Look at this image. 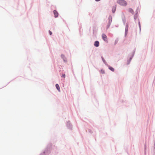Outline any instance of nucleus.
<instances>
[{"instance_id": "13", "label": "nucleus", "mask_w": 155, "mask_h": 155, "mask_svg": "<svg viewBox=\"0 0 155 155\" xmlns=\"http://www.w3.org/2000/svg\"><path fill=\"white\" fill-rule=\"evenodd\" d=\"M96 2H98L100 1V0H95Z\"/></svg>"}, {"instance_id": "6", "label": "nucleus", "mask_w": 155, "mask_h": 155, "mask_svg": "<svg viewBox=\"0 0 155 155\" xmlns=\"http://www.w3.org/2000/svg\"><path fill=\"white\" fill-rule=\"evenodd\" d=\"M128 10L129 12L131 13L132 14H133L134 13V11L132 8H130L128 9Z\"/></svg>"}, {"instance_id": "4", "label": "nucleus", "mask_w": 155, "mask_h": 155, "mask_svg": "<svg viewBox=\"0 0 155 155\" xmlns=\"http://www.w3.org/2000/svg\"><path fill=\"white\" fill-rule=\"evenodd\" d=\"M94 45L96 47H98L99 45V42L97 41H95L94 44Z\"/></svg>"}, {"instance_id": "10", "label": "nucleus", "mask_w": 155, "mask_h": 155, "mask_svg": "<svg viewBox=\"0 0 155 155\" xmlns=\"http://www.w3.org/2000/svg\"><path fill=\"white\" fill-rule=\"evenodd\" d=\"M110 22H109V24L107 25V28H108L109 27V26L110 25Z\"/></svg>"}, {"instance_id": "9", "label": "nucleus", "mask_w": 155, "mask_h": 155, "mask_svg": "<svg viewBox=\"0 0 155 155\" xmlns=\"http://www.w3.org/2000/svg\"><path fill=\"white\" fill-rule=\"evenodd\" d=\"M101 73L102 74H104V71L103 70H101Z\"/></svg>"}, {"instance_id": "3", "label": "nucleus", "mask_w": 155, "mask_h": 155, "mask_svg": "<svg viewBox=\"0 0 155 155\" xmlns=\"http://www.w3.org/2000/svg\"><path fill=\"white\" fill-rule=\"evenodd\" d=\"M53 13L54 15V17L55 18H57L58 16V12L55 10H54L53 11Z\"/></svg>"}, {"instance_id": "5", "label": "nucleus", "mask_w": 155, "mask_h": 155, "mask_svg": "<svg viewBox=\"0 0 155 155\" xmlns=\"http://www.w3.org/2000/svg\"><path fill=\"white\" fill-rule=\"evenodd\" d=\"M55 87H56V88L58 90V91L59 92H60V87H59V86L58 85V84H56L55 85Z\"/></svg>"}, {"instance_id": "2", "label": "nucleus", "mask_w": 155, "mask_h": 155, "mask_svg": "<svg viewBox=\"0 0 155 155\" xmlns=\"http://www.w3.org/2000/svg\"><path fill=\"white\" fill-rule=\"evenodd\" d=\"M102 37L104 41H105L107 42V36L104 34H102Z\"/></svg>"}, {"instance_id": "12", "label": "nucleus", "mask_w": 155, "mask_h": 155, "mask_svg": "<svg viewBox=\"0 0 155 155\" xmlns=\"http://www.w3.org/2000/svg\"><path fill=\"white\" fill-rule=\"evenodd\" d=\"M50 35H51L52 34V32L50 31H49Z\"/></svg>"}, {"instance_id": "7", "label": "nucleus", "mask_w": 155, "mask_h": 155, "mask_svg": "<svg viewBox=\"0 0 155 155\" xmlns=\"http://www.w3.org/2000/svg\"><path fill=\"white\" fill-rule=\"evenodd\" d=\"M109 68L111 70V71H114V69L112 67H109Z\"/></svg>"}, {"instance_id": "8", "label": "nucleus", "mask_w": 155, "mask_h": 155, "mask_svg": "<svg viewBox=\"0 0 155 155\" xmlns=\"http://www.w3.org/2000/svg\"><path fill=\"white\" fill-rule=\"evenodd\" d=\"M115 10H116V8L115 7L113 8H112V12L113 13H114L115 12Z\"/></svg>"}, {"instance_id": "11", "label": "nucleus", "mask_w": 155, "mask_h": 155, "mask_svg": "<svg viewBox=\"0 0 155 155\" xmlns=\"http://www.w3.org/2000/svg\"><path fill=\"white\" fill-rule=\"evenodd\" d=\"M62 77L65 78V74H62Z\"/></svg>"}, {"instance_id": "1", "label": "nucleus", "mask_w": 155, "mask_h": 155, "mask_svg": "<svg viewBox=\"0 0 155 155\" xmlns=\"http://www.w3.org/2000/svg\"><path fill=\"white\" fill-rule=\"evenodd\" d=\"M117 3L123 6H126L127 5V3L126 1L123 0H118L117 1Z\"/></svg>"}]
</instances>
